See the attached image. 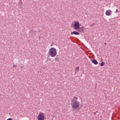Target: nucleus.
I'll list each match as a JSON object with an SVG mask.
<instances>
[{
    "label": "nucleus",
    "mask_w": 120,
    "mask_h": 120,
    "mask_svg": "<svg viewBox=\"0 0 120 120\" xmlns=\"http://www.w3.org/2000/svg\"><path fill=\"white\" fill-rule=\"evenodd\" d=\"M72 108L73 109H78L80 105V103L76 100H74L72 99L71 100Z\"/></svg>",
    "instance_id": "f257e3e1"
},
{
    "label": "nucleus",
    "mask_w": 120,
    "mask_h": 120,
    "mask_svg": "<svg viewBox=\"0 0 120 120\" xmlns=\"http://www.w3.org/2000/svg\"><path fill=\"white\" fill-rule=\"evenodd\" d=\"M49 54L52 57H54L56 54V50L54 48H51L49 51Z\"/></svg>",
    "instance_id": "f03ea898"
},
{
    "label": "nucleus",
    "mask_w": 120,
    "mask_h": 120,
    "mask_svg": "<svg viewBox=\"0 0 120 120\" xmlns=\"http://www.w3.org/2000/svg\"><path fill=\"white\" fill-rule=\"evenodd\" d=\"M45 118V117L44 113L41 112L39 114L37 118L38 120H44Z\"/></svg>",
    "instance_id": "7ed1b4c3"
},
{
    "label": "nucleus",
    "mask_w": 120,
    "mask_h": 120,
    "mask_svg": "<svg viewBox=\"0 0 120 120\" xmlns=\"http://www.w3.org/2000/svg\"><path fill=\"white\" fill-rule=\"evenodd\" d=\"M79 24L78 22H75L73 25L74 28L76 30L79 29Z\"/></svg>",
    "instance_id": "20e7f679"
},
{
    "label": "nucleus",
    "mask_w": 120,
    "mask_h": 120,
    "mask_svg": "<svg viewBox=\"0 0 120 120\" xmlns=\"http://www.w3.org/2000/svg\"><path fill=\"white\" fill-rule=\"evenodd\" d=\"M111 13V11L110 10H107L105 12V14L107 16L110 15Z\"/></svg>",
    "instance_id": "39448f33"
},
{
    "label": "nucleus",
    "mask_w": 120,
    "mask_h": 120,
    "mask_svg": "<svg viewBox=\"0 0 120 120\" xmlns=\"http://www.w3.org/2000/svg\"><path fill=\"white\" fill-rule=\"evenodd\" d=\"M71 34H74L77 35H79V33L78 32L74 31L73 32H71Z\"/></svg>",
    "instance_id": "423d86ee"
},
{
    "label": "nucleus",
    "mask_w": 120,
    "mask_h": 120,
    "mask_svg": "<svg viewBox=\"0 0 120 120\" xmlns=\"http://www.w3.org/2000/svg\"><path fill=\"white\" fill-rule=\"evenodd\" d=\"M92 62L94 64H98V62L95 60H91Z\"/></svg>",
    "instance_id": "0eeeda50"
},
{
    "label": "nucleus",
    "mask_w": 120,
    "mask_h": 120,
    "mask_svg": "<svg viewBox=\"0 0 120 120\" xmlns=\"http://www.w3.org/2000/svg\"><path fill=\"white\" fill-rule=\"evenodd\" d=\"M79 68V67H77L75 68V74L76 73L77 71H78Z\"/></svg>",
    "instance_id": "6e6552de"
},
{
    "label": "nucleus",
    "mask_w": 120,
    "mask_h": 120,
    "mask_svg": "<svg viewBox=\"0 0 120 120\" xmlns=\"http://www.w3.org/2000/svg\"><path fill=\"white\" fill-rule=\"evenodd\" d=\"M83 29V28L82 27H79V29H78V31L79 32H82Z\"/></svg>",
    "instance_id": "1a4fd4ad"
},
{
    "label": "nucleus",
    "mask_w": 120,
    "mask_h": 120,
    "mask_svg": "<svg viewBox=\"0 0 120 120\" xmlns=\"http://www.w3.org/2000/svg\"><path fill=\"white\" fill-rule=\"evenodd\" d=\"M104 63L103 62H102L100 64V65L101 66H103L104 64Z\"/></svg>",
    "instance_id": "9d476101"
},
{
    "label": "nucleus",
    "mask_w": 120,
    "mask_h": 120,
    "mask_svg": "<svg viewBox=\"0 0 120 120\" xmlns=\"http://www.w3.org/2000/svg\"><path fill=\"white\" fill-rule=\"evenodd\" d=\"M78 99V98H77V97H74L73 98H72V99H74H74Z\"/></svg>",
    "instance_id": "9b49d317"
},
{
    "label": "nucleus",
    "mask_w": 120,
    "mask_h": 120,
    "mask_svg": "<svg viewBox=\"0 0 120 120\" xmlns=\"http://www.w3.org/2000/svg\"><path fill=\"white\" fill-rule=\"evenodd\" d=\"M7 120H12V119L11 118H9Z\"/></svg>",
    "instance_id": "f8f14e48"
},
{
    "label": "nucleus",
    "mask_w": 120,
    "mask_h": 120,
    "mask_svg": "<svg viewBox=\"0 0 120 120\" xmlns=\"http://www.w3.org/2000/svg\"><path fill=\"white\" fill-rule=\"evenodd\" d=\"M13 66V68H15V67H16V65H14Z\"/></svg>",
    "instance_id": "ddd939ff"
},
{
    "label": "nucleus",
    "mask_w": 120,
    "mask_h": 120,
    "mask_svg": "<svg viewBox=\"0 0 120 120\" xmlns=\"http://www.w3.org/2000/svg\"><path fill=\"white\" fill-rule=\"evenodd\" d=\"M57 58H56L55 59V61H57Z\"/></svg>",
    "instance_id": "4468645a"
},
{
    "label": "nucleus",
    "mask_w": 120,
    "mask_h": 120,
    "mask_svg": "<svg viewBox=\"0 0 120 120\" xmlns=\"http://www.w3.org/2000/svg\"><path fill=\"white\" fill-rule=\"evenodd\" d=\"M118 11V9H117L116 10V12H117Z\"/></svg>",
    "instance_id": "2eb2a0df"
},
{
    "label": "nucleus",
    "mask_w": 120,
    "mask_h": 120,
    "mask_svg": "<svg viewBox=\"0 0 120 120\" xmlns=\"http://www.w3.org/2000/svg\"><path fill=\"white\" fill-rule=\"evenodd\" d=\"M49 61H50L51 60L50 59H49Z\"/></svg>",
    "instance_id": "dca6fc26"
},
{
    "label": "nucleus",
    "mask_w": 120,
    "mask_h": 120,
    "mask_svg": "<svg viewBox=\"0 0 120 120\" xmlns=\"http://www.w3.org/2000/svg\"><path fill=\"white\" fill-rule=\"evenodd\" d=\"M104 44L105 45V43H104Z\"/></svg>",
    "instance_id": "f3484780"
}]
</instances>
